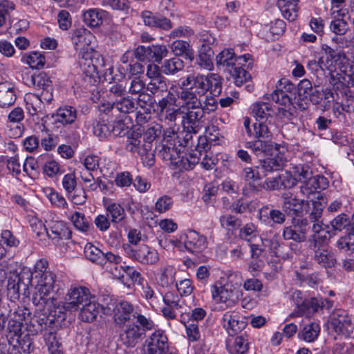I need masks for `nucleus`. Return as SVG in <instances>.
<instances>
[{
  "instance_id": "f257e3e1",
  "label": "nucleus",
  "mask_w": 354,
  "mask_h": 354,
  "mask_svg": "<svg viewBox=\"0 0 354 354\" xmlns=\"http://www.w3.org/2000/svg\"><path fill=\"white\" fill-rule=\"evenodd\" d=\"M178 93L182 102V124L190 131L198 132L205 114L214 112L218 106L212 95H218L222 89V78L216 73L189 74L180 80Z\"/></svg>"
},
{
  "instance_id": "f03ea898",
  "label": "nucleus",
  "mask_w": 354,
  "mask_h": 354,
  "mask_svg": "<svg viewBox=\"0 0 354 354\" xmlns=\"http://www.w3.org/2000/svg\"><path fill=\"white\" fill-rule=\"evenodd\" d=\"M106 309L113 311L115 325L121 328L120 339L128 347H134L142 338L146 330L154 328L153 322L139 313L133 306L127 301L118 304H107Z\"/></svg>"
},
{
  "instance_id": "7ed1b4c3",
  "label": "nucleus",
  "mask_w": 354,
  "mask_h": 354,
  "mask_svg": "<svg viewBox=\"0 0 354 354\" xmlns=\"http://www.w3.org/2000/svg\"><path fill=\"white\" fill-rule=\"evenodd\" d=\"M29 310L25 308L18 307L9 315L7 326V338L12 345V351L19 352L20 348L24 352L29 353L32 346V339L29 334L22 331L24 322H26Z\"/></svg>"
},
{
  "instance_id": "20e7f679",
  "label": "nucleus",
  "mask_w": 354,
  "mask_h": 354,
  "mask_svg": "<svg viewBox=\"0 0 354 354\" xmlns=\"http://www.w3.org/2000/svg\"><path fill=\"white\" fill-rule=\"evenodd\" d=\"M48 263L46 259L38 260L34 266L33 272H30L32 283L35 286V292L33 302L45 304L47 297L53 291L56 281V274L47 270Z\"/></svg>"
},
{
  "instance_id": "39448f33",
  "label": "nucleus",
  "mask_w": 354,
  "mask_h": 354,
  "mask_svg": "<svg viewBox=\"0 0 354 354\" xmlns=\"http://www.w3.org/2000/svg\"><path fill=\"white\" fill-rule=\"evenodd\" d=\"M210 292L212 301L221 310L234 307L241 297L239 288L232 282L216 281L210 286Z\"/></svg>"
},
{
  "instance_id": "423d86ee",
  "label": "nucleus",
  "mask_w": 354,
  "mask_h": 354,
  "mask_svg": "<svg viewBox=\"0 0 354 354\" xmlns=\"http://www.w3.org/2000/svg\"><path fill=\"white\" fill-rule=\"evenodd\" d=\"M177 88L173 85L167 94L156 103L158 120L169 126L176 125V121L181 112L182 104L177 107L176 102L178 98Z\"/></svg>"
},
{
  "instance_id": "0eeeda50",
  "label": "nucleus",
  "mask_w": 354,
  "mask_h": 354,
  "mask_svg": "<svg viewBox=\"0 0 354 354\" xmlns=\"http://www.w3.org/2000/svg\"><path fill=\"white\" fill-rule=\"evenodd\" d=\"M333 62H335L333 65L335 71L339 70L341 73H337V75L339 76L337 79L340 84L345 86L343 90L346 95L351 97L353 91L351 90V87L354 86V76L352 72V68L354 66L353 62L351 63L348 58L344 54L341 53L333 55Z\"/></svg>"
},
{
  "instance_id": "6e6552de",
  "label": "nucleus",
  "mask_w": 354,
  "mask_h": 354,
  "mask_svg": "<svg viewBox=\"0 0 354 354\" xmlns=\"http://www.w3.org/2000/svg\"><path fill=\"white\" fill-rule=\"evenodd\" d=\"M152 144L146 142L142 136L137 137H129L126 142L127 151L137 153L141 158L145 166L151 167L155 163L154 151L152 149Z\"/></svg>"
},
{
  "instance_id": "1a4fd4ad",
  "label": "nucleus",
  "mask_w": 354,
  "mask_h": 354,
  "mask_svg": "<svg viewBox=\"0 0 354 354\" xmlns=\"http://www.w3.org/2000/svg\"><path fill=\"white\" fill-rule=\"evenodd\" d=\"M136 102L130 96L124 95L116 98L111 102L103 103L100 106L99 110L101 113L108 115L112 120H116L118 114H128L136 109Z\"/></svg>"
},
{
  "instance_id": "9d476101",
  "label": "nucleus",
  "mask_w": 354,
  "mask_h": 354,
  "mask_svg": "<svg viewBox=\"0 0 354 354\" xmlns=\"http://www.w3.org/2000/svg\"><path fill=\"white\" fill-rule=\"evenodd\" d=\"M92 297L93 295L86 287L71 286L64 297L63 308L66 311H77L86 302L92 299Z\"/></svg>"
},
{
  "instance_id": "9b49d317",
  "label": "nucleus",
  "mask_w": 354,
  "mask_h": 354,
  "mask_svg": "<svg viewBox=\"0 0 354 354\" xmlns=\"http://www.w3.org/2000/svg\"><path fill=\"white\" fill-rule=\"evenodd\" d=\"M123 249L129 258L142 265H154L160 259L157 250L147 245L142 244L134 248L129 244H125L123 245Z\"/></svg>"
},
{
  "instance_id": "f8f14e48",
  "label": "nucleus",
  "mask_w": 354,
  "mask_h": 354,
  "mask_svg": "<svg viewBox=\"0 0 354 354\" xmlns=\"http://www.w3.org/2000/svg\"><path fill=\"white\" fill-rule=\"evenodd\" d=\"M292 299L296 305V310L291 314L292 317H310L323 307V302L317 298L307 299L300 290H295L292 294Z\"/></svg>"
},
{
  "instance_id": "ddd939ff",
  "label": "nucleus",
  "mask_w": 354,
  "mask_h": 354,
  "mask_svg": "<svg viewBox=\"0 0 354 354\" xmlns=\"http://www.w3.org/2000/svg\"><path fill=\"white\" fill-rule=\"evenodd\" d=\"M328 185L327 179L323 176H315L309 180H305L300 186L299 191L297 192V196L303 197L306 201H312L315 199H322L324 197L318 189H326Z\"/></svg>"
},
{
  "instance_id": "4468645a",
  "label": "nucleus",
  "mask_w": 354,
  "mask_h": 354,
  "mask_svg": "<svg viewBox=\"0 0 354 354\" xmlns=\"http://www.w3.org/2000/svg\"><path fill=\"white\" fill-rule=\"evenodd\" d=\"M144 351L145 354L168 353V338L163 330H156L146 339Z\"/></svg>"
},
{
  "instance_id": "2eb2a0df",
  "label": "nucleus",
  "mask_w": 354,
  "mask_h": 354,
  "mask_svg": "<svg viewBox=\"0 0 354 354\" xmlns=\"http://www.w3.org/2000/svg\"><path fill=\"white\" fill-rule=\"evenodd\" d=\"M221 324L230 336L237 335L247 326L244 317L236 310L226 311L221 319Z\"/></svg>"
},
{
  "instance_id": "dca6fc26",
  "label": "nucleus",
  "mask_w": 354,
  "mask_h": 354,
  "mask_svg": "<svg viewBox=\"0 0 354 354\" xmlns=\"http://www.w3.org/2000/svg\"><path fill=\"white\" fill-rule=\"evenodd\" d=\"M283 201V209L289 215H302L310 211V204L304 198H299L290 192L282 195Z\"/></svg>"
},
{
  "instance_id": "f3484780",
  "label": "nucleus",
  "mask_w": 354,
  "mask_h": 354,
  "mask_svg": "<svg viewBox=\"0 0 354 354\" xmlns=\"http://www.w3.org/2000/svg\"><path fill=\"white\" fill-rule=\"evenodd\" d=\"M180 239L185 249L191 253L201 252L207 247L206 236L194 230L185 232Z\"/></svg>"
},
{
  "instance_id": "a211bd4d",
  "label": "nucleus",
  "mask_w": 354,
  "mask_h": 354,
  "mask_svg": "<svg viewBox=\"0 0 354 354\" xmlns=\"http://www.w3.org/2000/svg\"><path fill=\"white\" fill-rule=\"evenodd\" d=\"M345 0H333V33L342 35L348 30V12L342 7Z\"/></svg>"
},
{
  "instance_id": "6ab92c4d",
  "label": "nucleus",
  "mask_w": 354,
  "mask_h": 354,
  "mask_svg": "<svg viewBox=\"0 0 354 354\" xmlns=\"http://www.w3.org/2000/svg\"><path fill=\"white\" fill-rule=\"evenodd\" d=\"M165 306L161 312L167 319H176L177 311L183 307V301L180 296L174 292L168 291L162 296Z\"/></svg>"
},
{
  "instance_id": "aec40b11",
  "label": "nucleus",
  "mask_w": 354,
  "mask_h": 354,
  "mask_svg": "<svg viewBox=\"0 0 354 354\" xmlns=\"http://www.w3.org/2000/svg\"><path fill=\"white\" fill-rule=\"evenodd\" d=\"M30 271H23L19 274H13L8 280L7 289L8 295L13 299H19L21 286L26 289L32 283Z\"/></svg>"
},
{
  "instance_id": "412c9836",
  "label": "nucleus",
  "mask_w": 354,
  "mask_h": 354,
  "mask_svg": "<svg viewBox=\"0 0 354 354\" xmlns=\"http://www.w3.org/2000/svg\"><path fill=\"white\" fill-rule=\"evenodd\" d=\"M353 329L354 324L346 311L341 309L333 311V330L335 333L348 337Z\"/></svg>"
},
{
  "instance_id": "4be33fe9",
  "label": "nucleus",
  "mask_w": 354,
  "mask_h": 354,
  "mask_svg": "<svg viewBox=\"0 0 354 354\" xmlns=\"http://www.w3.org/2000/svg\"><path fill=\"white\" fill-rule=\"evenodd\" d=\"M24 119V111L21 107H15L8 113L7 127H10L8 133L9 136L17 138L22 136L24 127L21 122Z\"/></svg>"
},
{
  "instance_id": "5701e85b",
  "label": "nucleus",
  "mask_w": 354,
  "mask_h": 354,
  "mask_svg": "<svg viewBox=\"0 0 354 354\" xmlns=\"http://www.w3.org/2000/svg\"><path fill=\"white\" fill-rule=\"evenodd\" d=\"M48 225L47 235L55 243H57L60 240L69 239L71 232L67 223L61 220L46 221Z\"/></svg>"
},
{
  "instance_id": "b1692460",
  "label": "nucleus",
  "mask_w": 354,
  "mask_h": 354,
  "mask_svg": "<svg viewBox=\"0 0 354 354\" xmlns=\"http://www.w3.org/2000/svg\"><path fill=\"white\" fill-rule=\"evenodd\" d=\"M55 124L57 128L66 127L71 124H76L77 118V111L76 109L71 106H64L59 107L56 113L52 116ZM75 127H77L75 125Z\"/></svg>"
},
{
  "instance_id": "393cba45",
  "label": "nucleus",
  "mask_w": 354,
  "mask_h": 354,
  "mask_svg": "<svg viewBox=\"0 0 354 354\" xmlns=\"http://www.w3.org/2000/svg\"><path fill=\"white\" fill-rule=\"evenodd\" d=\"M307 66L310 69H317L319 67L323 71L326 70L328 71L330 80L332 79V48L326 44H323L319 60L309 61Z\"/></svg>"
},
{
  "instance_id": "a878e982",
  "label": "nucleus",
  "mask_w": 354,
  "mask_h": 354,
  "mask_svg": "<svg viewBox=\"0 0 354 354\" xmlns=\"http://www.w3.org/2000/svg\"><path fill=\"white\" fill-rule=\"evenodd\" d=\"M102 309V307L95 301V297L93 295L92 299L79 309V318L84 322H93L96 320Z\"/></svg>"
},
{
  "instance_id": "bb28decb",
  "label": "nucleus",
  "mask_w": 354,
  "mask_h": 354,
  "mask_svg": "<svg viewBox=\"0 0 354 354\" xmlns=\"http://www.w3.org/2000/svg\"><path fill=\"white\" fill-rule=\"evenodd\" d=\"M252 115L257 121L272 123L274 119V110L268 102H257L252 106Z\"/></svg>"
},
{
  "instance_id": "cd10ccee",
  "label": "nucleus",
  "mask_w": 354,
  "mask_h": 354,
  "mask_svg": "<svg viewBox=\"0 0 354 354\" xmlns=\"http://www.w3.org/2000/svg\"><path fill=\"white\" fill-rule=\"evenodd\" d=\"M216 63L218 67L229 73L237 64V58L232 49H224L216 57Z\"/></svg>"
},
{
  "instance_id": "c85d7f7f",
  "label": "nucleus",
  "mask_w": 354,
  "mask_h": 354,
  "mask_svg": "<svg viewBox=\"0 0 354 354\" xmlns=\"http://www.w3.org/2000/svg\"><path fill=\"white\" fill-rule=\"evenodd\" d=\"M227 351L230 354H247L248 352V339L245 334L237 335L226 341Z\"/></svg>"
},
{
  "instance_id": "c756f323",
  "label": "nucleus",
  "mask_w": 354,
  "mask_h": 354,
  "mask_svg": "<svg viewBox=\"0 0 354 354\" xmlns=\"http://www.w3.org/2000/svg\"><path fill=\"white\" fill-rule=\"evenodd\" d=\"M104 207L107 216L111 218V221L113 223H120L124 220L126 213L121 204L109 199L105 202Z\"/></svg>"
},
{
  "instance_id": "7c9ffc66",
  "label": "nucleus",
  "mask_w": 354,
  "mask_h": 354,
  "mask_svg": "<svg viewBox=\"0 0 354 354\" xmlns=\"http://www.w3.org/2000/svg\"><path fill=\"white\" fill-rule=\"evenodd\" d=\"M286 162V158L282 154L277 153L270 158H268L260 163V169L263 173V176H267L268 173L281 169Z\"/></svg>"
},
{
  "instance_id": "2f4dec72",
  "label": "nucleus",
  "mask_w": 354,
  "mask_h": 354,
  "mask_svg": "<svg viewBox=\"0 0 354 354\" xmlns=\"http://www.w3.org/2000/svg\"><path fill=\"white\" fill-rule=\"evenodd\" d=\"M298 2L299 0H277V6L286 19L293 21L298 15Z\"/></svg>"
},
{
  "instance_id": "473e14b6",
  "label": "nucleus",
  "mask_w": 354,
  "mask_h": 354,
  "mask_svg": "<svg viewBox=\"0 0 354 354\" xmlns=\"http://www.w3.org/2000/svg\"><path fill=\"white\" fill-rule=\"evenodd\" d=\"M115 131L114 124L104 118L95 121L93 124V132L94 135L100 139L106 138L112 134L117 136L118 133Z\"/></svg>"
},
{
  "instance_id": "72a5a7b5",
  "label": "nucleus",
  "mask_w": 354,
  "mask_h": 354,
  "mask_svg": "<svg viewBox=\"0 0 354 354\" xmlns=\"http://www.w3.org/2000/svg\"><path fill=\"white\" fill-rule=\"evenodd\" d=\"M29 316L30 315L27 317L26 322H25L27 324L28 330L31 333L32 335L42 332L46 328L48 324H51V321L49 322L48 317L43 313L34 315V317L30 319L29 324H27Z\"/></svg>"
},
{
  "instance_id": "f704fd0d",
  "label": "nucleus",
  "mask_w": 354,
  "mask_h": 354,
  "mask_svg": "<svg viewBox=\"0 0 354 354\" xmlns=\"http://www.w3.org/2000/svg\"><path fill=\"white\" fill-rule=\"evenodd\" d=\"M78 64L82 71L89 77L97 74V68L93 63L92 54L88 51H82L78 56Z\"/></svg>"
},
{
  "instance_id": "c9c22d12",
  "label": "nucleus",
  "mask_w": 354,
  "mask_h": 354,
  "mask_svg": "<svg viewBox=\"0 0 354 354\" xmlns=\"http://www.w3.org/2000/svg\"><path fill=\"white\" fill-rule=\"evenodd\" d=\"M17 99L13 86L9 82L0 83V107L12 106Z\"/></svg>"
},
{
  "instance_id": "e433bc0d",
  "label": "nucleus",
  "mask_w": 354,
  "mask_h": 354,
  "mask_svg": "<svg viewBox=\"0 0 354 354\" xmlns=\"http://www.w3.org/2000/svg\"><path fill=\"white\" fill-rule=\"evenodd\" d=\"M297 92L298 95L297 100H301L300 102L297 103L298 106L304 110L307 109L308 97H310L313 93L311 82L307 79L301 80L298 84Z\"/></svg>"
},
{
  "instance_id": "4c0bfd02",
  "label": "nucleus",
  "mask_w": 354,
  "mask_h": 354,
  "mask_svg": "<svg viewBox=\"0 0 354 354\" xmlns=\"http://www.w3.org/2000/svg\"><path fill=\"white\" fill-rule=\"evenodd\" d=\"M106 15V12L97 8H91L85 11L83 15V21L88 26L95 28L100 26Z\"/></svg>"
},
{
  "instance_id": "58836bf2",
  "label": "nucleus",
  "mask_w": 354,
  "mask_h": 354,
  "mask_svg": "<svg viewBox=\"0 0 354 354\" xmlns=\"http://www.w3.org/2000/svg\"><path fill=\"white\" fill-rule=\"evenodd\" d=\"M26 109L30 115H36L42 112L44 105L39 94L26 93L24 97Z\"/></svg>"
},
{
  "instance_id": "ea45409f",
  "label": "nucleus",
  "mask_w": 354,
  "mask_h": 354,
  "mask_svg": "<svg viewBox=\"0 0 354 354\" xmlns=\"http://www.w3.org/2000/svg\"><path fill=\"white\" fill-rule=\"evenodd\" d=\"M171 50L176 56H184L190 60L194 57V51L189 43L183 40H176L171 44Z\"/></svg>"
},
{
  "instance_id": "a19ab883",
  "label": "nucleus",
  "mask_w": 354,
  "mask_h": 354,
  "mask_svg": "<svg viewBox=\"0 0 354 354\" xmlns=\"http://www.w3.org/2000/svg\"><path fill=\"white\" fill-rule=\"evenodd\" d=\"M44 194L53 207L59 209L68 208V203L65 197L55 189L47 187L44 189Z\"/></svg>"
},
{
  "instance_id": "79ce46f5",
  "label": "nucleus",
  "mask_w": 354,
  "mask_h": 354,
  "mask_svg": "<svg viewBox=\"0 0 354 354\" xmlns=\"http://www.w3.org/2000/svg\"><path fill=\"white\" fill-rule=\"evenodd\" d=\"M199 155H202V153L198 151L189 153L185 156H180L179 154L175 164L181 169L191 170L198 163L200 160Z\"/></svg>"
},
{
  "instance_id": "37998d69",
  "label": "nucleus",
  "mask_w": 354,
  "mask_h": 354,
  "mask_svg": "<svg viewBox=\"0 0 354 354\" xmlns=\"http://www.w3.org/2000/svg\"><path fill=\"white\" fill-rule=\"evenodd\" d=\"M146 89L154 96H162L165 93H168L167 79L163 76L151 80L147 84Z\"/></svg>"
},
{
  "instance_id": "c03bdc74",
  "label": "nucleus",
  "mask_w": 354,
  "mask_h": 354,
  "mask_svg": "<svg viewBox=\"0 0 354 354\" xmlns=\"http://www.w3.org/2000/svg\"><path fill=\"white\" fill-rule=\"evenodd\" d=\"M87 259L100 266L104 265V252L95 245L87 243L84 249Z\"/></svg>"
},
{
  "instance_id": "a18cd8bd",
  "label": "nucleus",
  "mask_w": 354,
  "mask_h": 354,
  "mask_svg": "<svg viewBox=\"0 0 354 354\" xmlns=\"http://www.w3.org/2000/svg\"><path fill=\"white\" fill-rule=\"evenodd\" d=\"M319 331V325L316 322H311L303 328L299 333L298 336L307 342H313L317 339Z\"/></svg>"
},
{
  "instance_id": "49530a36",
  "label": "nucleus",
  "mask_w": 354,
  "mask_h": 354,
  "mask_svg": "<svg viewBox=\"0 0 354 354\" xmlns=\"http://www.w3.org/2000/svg\"><path fill=\"white\" fill-rule=\"evenodd\" d=\"M184 62L178 57L164 61L161 68L162 73L167 75H174L184 68Z\"/></svg>"
},
{
  "instance_id": "de8ad7c7",
  "label": "nucleus",
  "mask_w": 354,
  "mask_h": 354,
  "mask_svg": "<svg viewBox=\"0 0 354 354\" xmlns=\"http://www.w3.org/2000/svg\"><path fill=\"white\" fill-rule=\"evenodd\" d=\"M272 123H266L265 122L257 121L252 125V136L257 139H264L270 140L272 133L269 125Z\"/></svg>"
},
{
  "instance_id": "09e8293b",
  "label": "nucleus",
  "mask_w": 354,
  "mask_h": 354,
  "mask_svg": "<svg viewBox=\"0 0 354 354\" xmlns=\"http://www.w3.org/2000/svg\"><path fill=\"white\" fill-rule=\"evenodd\" d=\"M288 95L283 92L282 88H277L271 94V99L277 104L283 106V108H281V109L290 110V106H293L295 103L291 100V96Z\"/></svg>"
},
{
  "instance_id": "8fccbe9b",
  "label": "nucleus",
  "mask_w": 354,
  "mask_h": 354,
  "mask_svg": "<svg viewBox=\"0 0 354 354\" xmlns=\"http://www.w3.org/2000/svg\"><path fill=\"white\" fill-rule=\"evenodd\" d=\"M162 157L165 160H170L175 163L179 155L176 147V142H172L167 138L162 140V149L160 151Z\"/></svg>"
},
{
  "instance_id": "3c124183",
  "label": "nucleus",
  "mask_w": 354,
  "mask_h": 354,
  "mask_svg": "<svg viewBox=\"0 0 354 354\" xmlns=\"http://www.w3.org/2000/svg\"><path fill=\"white\" fill-rule=\"evenodd\" d=\"M28 84H32L38 89H50L52 82L47 74L44 72L35 73L30 77Z\"/></svg>"
},
{
  "instance_id": "603ef678",
  "label": "nucleus",
  "mask_w": 354,
  "mask_h": 354,
  "mask_svg": "<svg viewBox=\"0 0 354 354\" xmlns=\"http://www.w3.org/2000/svg\"><path fill=\"white\" fill-rule=\"evenodd\" d=\"M65 215L77 230L83 232L88 230L89 223L84 214L80 212H75L72 214L68 215L65 212Z\"/></svg>"
},
{
  "instance_id": "864d4df0",
  "label": "nucleus",
  "mask_w": 354,
  "mask_h": 354,
  "mask_svg": "<svg viewBox=\"0 0 354 354\" xmlns=\"http://www.w3.org/2000/svg\"><path fill=\"white\" fill-rule=\"evenodd\" d=\"M15 8L14 2L9 0L0 1V28L6 24Z\"/></svg>"
},
{
  "instance_id": "5fc2aeb1",
  "label": "nucleus",
  "mask_w": 354,
  "mask_h": 354,
  "mask_svg": "<svg viewBox=\"0 0 354 354\" xmlns=\"http://www.w3.org/2000/svg\"><path fill=\"white\" fill-rule=\"evenodd\" d=\"M272 144L270 140L257 139L255 141H250L245 143V147L250 149L257 156L265 153L270 149Z\"/></svg>"
},
{
  "instance_id": "6e6d98bb",
  "label": "nucleus",
  "mask_w": 354,
  "mask_h": 354,
  "mask_svg": "<svg viewBox=\"0 0 354 354\" xmlns=\"http://www.w3.org/2000/svg\"><path fill=\"white\" fill-rule=\"evenodd\" d=\"M257 226L253 223H248L240 228L239 236L241 239L252 242L259 237Z\"/></svg>"
},
{
  "instance_id": "4d7b16f0",
  "label": "nucleus",
  "mask_w": 354,
  "mask_h": 354,
  "mask_svg": "<svg viewBox=\"0 0 354 354\" xmlns=\"http://www.w3.org/2000/svg\"><path fill=\"white\" fill-rule=\"evenodd\" d=\"M310 204L309 218L312 222L318 221L322 215L324 207L325 206V199H315L312 201H308ZM308 213V212H306Z\"/></svg>"
},
{
  "instance_id": "13d9d810",
  "label": "nucleus",
  "mask_w": 354,
  "mask_h": 354,
  "mask_svg": "<svg viewBox=\"0 0 354 354\" xmlns=\"http://www.w3.org/2000/svg\"><path fill=\"white\" fill-rule=\"evenodd\" d=\"M21 60L26 62L32 68H41L45 64V58L43 55L38 52H32L27 55L22 57Z\"/></svg>"
},
{
  "instance_id": "bf43d9fd",
  "label": "nucleus",
  "mask_w": 354,
  "mask_h": 354,
  "mask_svg": "<svg viewBox=\"0 0 354 354\" xmlns=\"http://www.w3.org/2000/svg\"><path fill=\"white\" fill-rule=\"evenodd\" d=\"M352 233L342 237L337 243V248L344 252L351 254L354 252V223L352 226Z\"/></svg>"
},
{
  "instance_id": "052dcab7",
  "label": "nucleus",
  "mask_w": 354,
  "mask_h": 354,
  "mask_svg": "<svg viewBox=\"0 0 354 354\" xmlns=\"http://www.w3.org/2000/svg\"><path fill=\"white\" fill-rule=\"evenodd\" d=\"M229 73L233 78L234 84L238 86H241L251 78L250 73L240 65H237Z\"/></svg>"
},
{
  "instance_id": "680f3d73",
  "label": "nucleus",
  "mask_w": 354,
  "mask_h": 354,
  "mask_svg": "<svg viewBox=\"0 0 354 354\" xmlns=\"http://www.w3.org/2000/svg\"><path fill=\"white\" fill-rule=\"evenodd\" d=\"M44 339L50 354H63L61 344L53 332L44 334Z\"/></svg>"
},
{
  "instance_id": "e2e57ef3",
  "label": "nucleus",
  "mask_w": 354,
  "mask_h": 354,
  "mask_svg": "<svg viewBox=\"0 0 354 354\" xmlns=\"http://www.w3.org/2000/svg\"><path fill=\"white\" fill-rule=\"evenodd\" d=\"M149 61L159 63L167 55L168 50L165 46L153 45L149 46Z\"/></svg>"
},
{
  "instance_id": "0e129e2a",
  "label": "nucleus",
  "mask_w": 354,
  "mask_h": 354,
  "mask_svg": "<svg viewBox=\"0 0 354 354\" xmlns=\"http://www.w3.org/2000/svg\"><path fill=\"white\" fill-rule=\"evenodd\" d=\"M213 51L209 48L206 52L200 50L198 57L197 59V64L201 68L211 71L213 68L212 63Z\"/></svg>"
},
{
  "instance_id": "69168bd1",
  "label": "nucleus",
  "mask_w": 354,
  "mask_h": 354,
  "mask_svg": "<svg viewBox=\"0 0 354 354\" xmlns=\"http://www.w3.org/2000/svg\"><path fill=\"white\" fill-rule=\"evenodd\" d=\"M185 325L186 334L189 342H198L201 339V335L199 326L197 323L193 322H184L181 321Z\"/></svg>"
},
{
  "instance_id": "338daca9",
  "label": "nucleus",
  "mask_w": 354,
  "mask_h": 354,
  "mask_svg": "<svg viewBox=\"0 0 354 354\" xmlns=\"http://www.w3.org/2000/svg\"><path fill=\"white\" fill-rule=\"evenodd\" d=\"M175 269L170 266H166L159 277V282L162 287H167L175 281Z\"/></svg>"
},
{
  "instance_id": "774afa93",
  "label": "nucleus",
  "mask_w": 354,
  "mask_h": 354,
  "mask_svg": "<svg viewBox=\"0 0 354 354\" xmlns=\"http://www.w3.org/2000/svg\"><path fill=\"white\" fill-rule=\"evenodd\" d=\"M315 259L318 263L326 269H330L332 263L331 252L326 249H318L316 251Z\"/></svg>"
}]
</instances>
